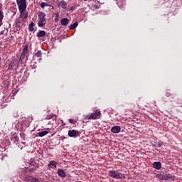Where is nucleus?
<instances>
[{"instance_id": "nucleus-1", "label": "nucleus", "mask_w": 182, "mask_h": 182, "mask_svg": "<svg viewBox=\"0 0 182 182\" xmlns=\"http://www.w3.org/2000/svg\"><path fill=\"white\" fill-rule=\"evenodd\" d=\"M28 45L24 46L18 61L20 64H25L28 60V58L29 57V50L28 49Z\"/></svg>"}, {"instance_id": "nucleus-2", "label": "nucleus", "mask_w": 182, "mask_h": 182, "mask_svg": "<svg viewBox=\"0 0 182 182\" xmlns=\"http://www.w3.org/2000/svg\"><path fill=\"white\" fill-rule=\"evenodd\" d=\"M46 13H44L43 11H39L38 14V26H39V28H43L46 25Z\"/></svg>"}, {"instance_id": "nucleus-3", "label": "nucleus", "mask_w": 182, "mask_h": 182, "mask_svg": "<svg viewBox=\"0 0 182 182\" xmlns=\"http://www.w3.org/2000/svg\"><path fill=\"white\" fill-rule=\"evenodd\" d=\"M109 176L116 180H122L125 178L124 173H120L117 170H109Z\"/></svg>"}, {"instance_id": "nucleus-4", "label": "nucleus", "mask_w": 182, "mask_h": 182, "mask_svg": "<svg viewBox=\"0 0 182 182\" xmlns=\"http://www.w3.org/2000/svg\"><path fill=\"white\" fill-rule=\"evenodd\" d=\"M101 118V110L100 109H97L95 112H92L90 115H87L85 120H96Z\"/></svg>"}, {"instance_id": "nucleus-5", "label": "nucleus", "mask_w": 182, "mask_h": 182, "mask_svg": "<svg viewBox=\"0 0 182 182\" xmlns=\"http://www.w3.org/2000/svg\"><path fill=\"white\" fill-rule=\"evenodd\" d=\"M16 1L17 2L18 9H26V0H16Z\"/></svg>"}, {"instance_id": "nucleus-6", "label": "nucleus", "mask_w": 182, "mask_h": 182, "mask_svg": "<svg viewBox=\"0 0 182 182\" xmlns=\"http://www.w3.org/2000/svg\"><path fill=\"white\" fill-rule=\"evenodd\" d=\"M23 182H39V180L36 177L26 176L24 178Z\"/></svg>"}, {"instance_id": "nucleus-7", "label": "nucleus", "mask_w": 182, "mask_h": 182, "mask_svg": "<svg viewBox=\"0 0 182 182\" xmlns=\"http://www.w3.org/2000/svg\"><path fill=\"white\" fill-rule=\"evenodd\" d=\"M26 9H18L20 12V18L26 19L28 16V13L26 11Z\"/></svg>"}, {"instance_id": "nucleus-8", "label": "nucleus", "mask_w": 182, "mask_h": 182, "mask_svg": "<svg viewBox=\"0 0 182 182\" xmlns=\"http://www.w3.org/2000/svg\"><path fill=\"white\" fill-rule=\"evenodd\" d=\"M68 136L73 138V137H77L78 135V132L75 130H68Z\"/></svg>"}, {"instance_id": "nucleus-9", "label": "nucleus", "mask_w": 182, "mask_h": 182, "mask_svg": "<svg viewBox=\"0 0 182 182\" xmlns=\"http://www.w3.org/2000/svg\"><path fill=\"white\" fill-rule=\"evenodd\" d=\"M120 131H121V127H119V126H114L111 128V133L118 134V133H120Z\"/></svg>"}, {"instance_id": "nucleus-10", "label": "nucleus", "mask_w": 182, "mask_h": 182, "mask_svg": "<svg viewBox=\"0 0 182 182\" xmlns=\"http://www.w3.org/2000/svg\"><path fill=\"white\" fill-rule=\"evenodd\" d=\"M162 180L172 181V180H174V178L171 174L166 173L165 175H163Z\"/></svg>"}, {"instance_id": "nucleus-11", "label": "nucleus", "mask_w": 182, "mask_h": 182, "mask_svg": "<svg viewBox=\"0 0 182 182\" xmlns=\"http://www.w3.org/2000/svg\"><path fill=\"white\" fill-rule=\"evenodd\" d=\"M22 21H23V19H21V18H17L16 19V27L19 28H22V25H21Z\"/></svg>"}, {"instance_id": "nucleus-12", "label": "nucleus", "mask_w": 182, "mask_h": 182, "mask_svg": "<svg viewBox=\"0 0 182 182\" xmlns=\"http://www.w3.org/2000/svg\"><path fill=\"white\" fill-rule=\"evenodd\" d=\"M58 162L55 161H50L48 164V168H53L54 167L55 168H57Z\"/></svg>"}, {"instance_id": "nucleus-13", "label": "nucleus", "mask_w": 182, "mask_h": 182, "mask_svg": "<svg viewBox=\"0 0 182 182\" xmlns=\"http://www.w3.org/2000/svg\"><path fill=\"white\" fill-rule=\"evenodd\" d=\"M57 173H58L59 177H61V178H65L66 177V173L65 172L64 170L58 169Z\"/></svg>"}, {"instance_id": "nucleus-14", "label": "nucleus", "mask_w": 182, "mask_h": 182, "mask_svg": "<svg viewBox=\"0 0 182 182\" xmlns=\"http://www.w3.org/2000/svg\"><path fill=\"white\" fill-rule=\"evenodd\" d=\"M153 168L156 170H160L161 168V162H153Z\"/></svg>"}, {"instance_id": "nucleus-15", "label": "nucleus", "mask_w": 182, "mask_h": 182, "mask_svg": "<svg viewBox=\"0 0 182 182\" xmlns=\"http://www.w3.org/2000/svg\"><path fill=\"white\" fill-rule=\"evenodd\" d=\"M68 23H69V19H68V18H63L61 19V24H62V26H66L68 25Z\"/></svg>"}, {"instance_id": "nucleus-16", "label": "nucleus", "mask_w": 182, "mask_h": 182, "mask_svg": "<svg viewBox=\"0 0 182 182\" xmlns=\"http://www.w3.org/2000/svg\"><path fill=\"white\" fill-rule=\"evenodd\" d=\"M45 36H46V32L43 30L40 31L39 33H38V34H37L38 38H43Z\"/></svg>"}, {"instance_id": "nucleus-17", "label": "nucleus", "mask_w": 182, "mask_h": 182, "mask_svg": "<svg viewBox=\"0 0 182 182\" xmlns=\"http://www.w3.org/2000/svg\"><path fill=\"white\" fill-rule=\"evenodd\" d=\"M48 134V131L44 130V131H42V132H40L39 133H38V135L40 137H43L44 136H46Z\"/></svg>"}, {"instance_id": "nucleus-18", "label": "nucleus", "mask_w": 182, "mask_h": 182, "mask_svg": "<svg viewBox=\"0 0 182 182\" xmlns=\"http://www.w3.org/2000/svg\"><path fill=\"white\" fill-rule=\"evenodd\" d=\"M34 26H35V23L33 22H31V24L28 25L29 32H32L35 30Z\"/></svg>"}, {"instance_id": "nucleus-19", "label": "nucleus", "mask_w": 182, "mask_h": 182, "mask_svg": "<svg viewBox=\"0 0 182 182\" xmlns=\"http://www.w3.org/2000/svg\"><path fill=\"white\" fill-rule=\"evenodd\" d=\"M4 11H2V10L0 9V27L2 25V21L4 20Z\"/></svg>"}, {"instance_id": "nucleus-20", "label": "nucleus", "mask_w": 182, "mask_h": 182, "mask_svg": "<svg viewBox=\"0 0 182 182\" xmlns=\"http://www.w3.org/2000/svg\"><path fill=\"white\" fill-rule=\"evenodd\" d=\"M78 26V23L77 22H75V23L70 25V30H74L75 28H77Z\"/></svg>"}, {"instance_id": "nucleus-21", "label": "nucleus", "mask_w": 182, "mask_h": 182, "mask_svg": "<svg viewBox=\"0 0 182 182\" xmlns=\"http://www.w3.org/2000/svg\"><path fill=\"white\" fill-rule=\"evenodd\" d=\"M60 6H61V7L63 9H67V3L65 1H62L60 3Z\"/></svg>"}, {"instance_id": "nucleus-22", "label": "nucleus", "mask_w": 182, "mask_h": 182, "mask_svg": "<svg viewBox=\"0 0 182 182\" xmlns=\"http://www.w3.org/2000/svg\"><path fill=\"white\" fill-rule=\"evenodd\" d=\"M162 145H163L162 142H155V144L153 145V147L161 148Z\"/></svg>"}, {"instance_id": "nucleus-23", "label": "nucleus", "mask_w": 182, "mask_h": 182, "mask_svg": "<svg viewBox=\"0 0 182 182\" xmlns=\"http://www.w3.org/2000/svg\"><path fill=\"white\" fill-rule=\"evenodd\" d=\"M50 6V5L46 2H42L41 3V7L42 9H44L45 7Z\"/></svg>"}, {"instance_id": "nucleus-24", "label": "nucleus", "mask_w": 182, "mask_h": 182, "mask_svg": "<svg viewBox=\"0 0 182 182\" xmlns=\"http://www.w3.org/2000/svg\"><path fill=\"white\" fill-rule=\"evenodd\" d=\"M35 56L37 58H40L42 56V51L38 50L37 53L35 54Z\"/></svg>"}, {"instance_id": "nucleus-25", "label": "nucleus", "mask_w": 182, "mask_h": 182, "mask_svg": "<svg viewBox=\"0 0 182 182\" xmlns=\"http://www.w3.org/2000/svg\"><path fill=\"white\" fill-rule=\"evenodd\" d=\"M53 117V115L52 114H49V115H46V120H50Z\"/></svg>"}, {"instance_id": "nucleus-26", "label": "nucleus", "mask_w": 182, "mask_h": 182, "mask_svg": "<svg viewBox=\"0 0 182 182\" xmlns=\"http://www.w3.org/2000/svg\"><path fill=\"white\" fill-rule=\"evenodd\" d=\"M11 140L14 141V143L18 142L19 138L17 136H16L14 137H12Z\"/></svg>"}, {"instance_id": "nucleus-27", "label": "nucleus", "mask_w": 182, "mask_h": 182, "mask_svg": "<svg viewBox=\"0 0 182 182\" xmlns=\"http://www.w3.org/2000/svg\"><path fill=\"white\" fill-rule=\"evenodd\" d=\"M35 162V159H31L29 160V165L31 166H35L33 163Z\"/></svg>"}, {"instance_id": "nucleus-28", "label": "nucleus", "mask_w": 182, "mask_h": 182, "mask_svg": "<svg viewBox=\"0 0 182 182\" xmlns=\"http://www.w3.org/2000/svg\"><path fill=\"white\" fill-rule=\"evenodd\" d=\"M68 122H70V123L72 124H75V120L74 119H68Z\"/></svg>"}, {"instance_id": "nucleus-29", "label": "nucleus", "mask_w": 182, "mask_h": 182, "mask_svg": "<svg viewBox=\"0 0 182 182\" xmlns=\"http://www.w3.org/2000/svg\"><path fill=\"white\" fill-rule=\"evenodd\" d=\"M58 18H59V14H57V16H55V21H58Z\"/></svg>"}, {"instance_id": "nucleus-30", "label": "nucleus", "mask_w": 182, "mask_h": 182, "mask_svg": "<svg viewBox=\"0 0 182 182\" xmlns=\"http://www.w3.org/2000/svg\"><path fill=\"white\" fill-rule=\"evenodd\" d=\"M75 9H76V7H75V6H72V7L70 8V11H74Z\"/></svg>"}, {"instance_id": "nucleus-31", "label": "nucleus", "mask_w": 182, "mask_h": 182, "mask_svg": "<svg viewBox=\"0 0 182 182\" xmlns=\"http://www.w3.org/2000/svg\"><path fill=\"white\" fill-rule=\"evenodd\" d=\"M170 95H171V94H170L169 92H167L166 93V96L167 97H169Z\"/></svg>"}, {"instance_id": "nucleus-32", "label": "nucleus", "mask_w": 182, "mask_h": 182, "mask_svg": "<svg viewBox=\"0 0 182 182\" xmlns=\"http://www.w3.org/2000/svg\"><path fill=\"white\" fill-rule=\"evenodd\" d=\"M95 6L96 9H99V6Z\"/></svg>"}, {"instance_id": "nucleus-33", "label": "nucleus", "mask_w": 182, "mask_h": 182, "mask_svg": "<svg viewBox=\"0 0 182 182\" xmlns=\"http://www.w3.org/2000/svg\"><path fill=\"white\" fill-rule=\"evenodd\" d=\"M10 68H12V66L11 65H9V70H10Z\"/></svg>"}, {"instance_id": "nucleus-34", "label": "nucleus", "mask_w": 182, "mask_h": 182, "mask_svg": "<svg viewBox=\"0 0 182 182\" xmlns=\"http://www.w3.org/2000/svg\"><path fill=\"white\" fill-rule=\"evenodd\" d=\"M35 170V168H31V171H34Z\"/></svg>"}, {"instance_id": "nucleus-35", "label": "nucleus", "mask_w": 182, "mask_h": 182, "mask_svg": "<svg viewBox=\"0 0 182 182\" xmlns=\"http://www.w3.org/2000/svg\"><path fill=\"white\" fill-rule=\"evenodd\" d=\"M36 168H39V166L36 167Z\"/></svg>"}, {"instance_id": "nucleus-36", "label": "nucleus", "mask_w": 182, "mask_h": 182, "mask_svg": "<svg viewBox=\"0 0 182 182\" xmlns=\"http://www.w3.org/2000/svg\"><path fill=\"white\" fill-rule=\"evenodd\" d=\"M77 182H83V181H77Z\"/></svg>"}, {"instance_id": "nucleus-37", "label": "nucleus", "mask_w": 182, "mask_h": 182, "mask_svg": "<svg viewBox=\"0 0 182 182\" xmlns=\"http://www.w3.org/2000/svg\"><path fill=\"white\" fill-rule=\"evenodd\" d=\"M1 60V58H0V61Z\"/></svg>"}]
</instances>
